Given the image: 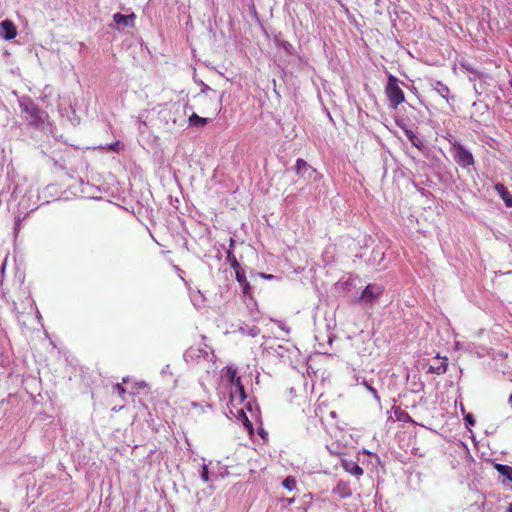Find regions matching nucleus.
Instances as JSON below:
<instances>
[{
    "label": "nucleus",
    "mask_w": 512,
    "mask_h": 512,
    "mask_svg": "<svg viewBox=\"0 0 512 512\" xmlns=\"http://www.w3.org/2000/svg\"><path fill=\"white\" fill-rule=\"evenodd\" d=\"M189 106L179 102L166 103L159 106L158 118L166 126L179 123L186 115Z\"/></svg>",
    "instance_id": "nucleus-1"
},
{
    "label": "nucleus",
    "mask_w": 512,
    "mask_h": 512,
    "mask_svg": "<svg viewBox=\"0 0 512 512\" xmlns=\"http://www.w3.org/2000/svg\"><path fill=\"white\" fill-rule=\"evenodd\" d=\"M385 92L389 100V106L393 109H396L405 100L404 93L398 85V80L393 75L388 77Z\"/></svg>",
    "instance_id": "nucleus-2"
},
{
    "label": "nucleus",
    "mask_w": 512,
    "mask_h": 512,
    "mask_svg": "<svg viewBox=\"0 0 512 512\" xmlns=\"http://www.w3.org/2000/svg\"><path fill=\"white\" fill-rule=\"evenodd\" d=\"M295 171L299 177L304 178L305 180L308 181L315 182L321 178L320 174L316 171V169H314L305 160L301 158L296 160Z\"/></svg>",
    "instance_id": "nucleus-3"
},
{
    "label": "nucleus",
    "mask_w": 512,
    "mask_h": 512,
    "mask_svg": "<svg viewBox=\"0 0 512 512\" xmlns=\"http://www.w3.org/2000/svg\"><path fill=\"white\" fill-rule=\"evenodd\" d=\"M453 157L456 163L462 168H467L474 164L472 153L461 144H453Z\"/></svg>",
    "instance_id": "nucleus-4"
},
{
    "label": "nucleus",
    "mask_w": 512,
    "mask_h": 512,
    "mask_svg": "<svg viewBox=\"0 0 512 512\" xmlns=\"http://www.w3.org/2000/svg\"><path fill=\"white\" fill-rule=\"evenodd\" d=\"M383 291L384 288L381 285L369 284L363 290L358 300L366 304H373L383 294Z\"/></svg>",
    "instance_id": "nucleus-5"
},
{
    "label": "nucleus",
    "mask_w": 512,
    "mask_h": 512,
    "mask_svg": "<svg viewBox=\"0 0 512 512\" xmlns=\"http://www.w3.org/2000/svg\"><path fill=\"white\" fill-rule=\"evenodd\" d=\"M226 376L230 381V384L236 388V391H239L241 398H245L244 387L241 383L240 377L237 376V370L233 367H227Z\"/></svg>",
    "instance_id": "nucleus-6"
},
{
    "label": "nucleus",
    "mask_w": 512,
    "mask_h": 512,
    "mask_svg": "<svg viewBox=\"0 0 512 512\" xmlns=\"http://www.w3.org/2000/svg\"><path fill=\"white\" fill-rule=\"evenodd\" d=\"M0 35L5 40H12L17 35V29L14 23L10 20H4L0 23Z\"/></svg>",
    "instance_id": "nucleus-7"
},
{
    "label": "nucleus",
    "mask_w": 512,
    "mask_h": 512,
    "mask_svg": "<svg viewBox=\"0 0 512 512\" xmlns=\"http://www.w3.org/2000/svg\"><path fill=\"white\" fill-rule=\"evenodd\" d=\"M135 14L123 15L121 13H115L113 15V21L117 28L121 27H133L135 24Z\"/></svg>",
    "instance_id": "nucleus-8"
},
{
    "label": "nucleus",
    "mask_w": 512,
    "mask_h": 512,
    "mask_svg": "<svg viewBox=\"0 0 512 512\" xmlns=\"http://www.w3.org/2000/svg\"><path fill=\"white\" fill-rule=\"evenodd\" d=\"M341 465L343 469L351 475L360 477L363 474V469L354 461L344 459Z\"/></svg>",
    "instance_id": "nucleus-9"
},
{
    "label": "nucleus",
    "mask_w": 512,
    "mask_h": 512,
    "mask_svg": "<svg viewBox=\"0 0 512 512\" xmlns=\"http://www.w3.org/2000/svg\"><path fill=\"white\" fill-rule=\"evenodd\" d=\"M494 188H495V191L501 196V198L505 202L506 206L512 207V196L509 194L506 187L501 183H497V184H495Z\"/></svg>",
    "instance_id": "nucleus-10"
},
{
    "label": "nucleus",
    "mask_w": 512,
    "mask_h": 512,
    "mask_svg": "<svg viewBox=\"0 0 512 512\" xmlns=\"http://www.w3.org/2000/svg\"><path fill=\"white\" fill-rule=\"evenodd\" d=\"M430 85L433 88V90H435L442 98L448 100L450 91L446 85L442 84L439 81L431 82Z\"/></svg>",
    "instance_id": "nucleus-11"
},
{
    "label": "nucleus",
    "mask_w": 512,
    "mask_h": 512,
    "mask_svg": "<svg viewBox=\"0 0 512 512\" xmlns=\"http://www.w3.org/2000/svg\"><path fill=\"white\" fill-rule=\"evenodd\" d=\"M188 121H189L190 126L200 128V127H204L207 124L208 119L200 117L196 113H192L189 116Z\"/></svg>",
    "instance_id": "nucleus-12"
},
{
    "label": "nucleus",
    "mask_w": 512,
    "mask_h": 512,
    "mask_svg": "<svg viewBox=\"0 0 512 512\" xmlns=\"http://www.w3.org/2000/svg\"><path fill=\"white\" fill-rule=\"evenodd\" d=\"M448 359L444 357L442 362L437 366H430L429 371L437 375L444 374L447 371Z\"/></svg>",
    "instance_id": "nucleus-13"
},
{
    "label": "nucleus",
    "mask_w": 512,
    "mask_h": 512,
    "mask_svg": "<svg viewBox=\"0 0 512 512\" xmlns=\"http://www.w3.org/2000/svg\"><path fill=\"white\" fill-rule=\"evenodd\" d=\"M495 469L512 482V467L504 464H495Z\"/></svg>",
    "instance_id": "nucleus-14"
},
{
    "label": "nucleus",
    "mask_w": 512,
    "mask_h": 512,
    "mask_svg": "<svg viewBox=\"0 0 512 512\" xmlns=\"http://www.w3.org/2000/svg\"><path fill=\"white\" fill-rule=\"evenodd\" d=\"M236 273V280L243 286L244 293H248L249 290V283L246 279V275L243 271L240 269L235 270Z\"/></svg>",
    "instance_id": "nucleus-15"
},
{
    "label": "nucleus",
    "mask_w": 512,
    "mask_h": 512,
    "mask_svg": "<svg viewBox=\"0 0 512 512\" xmlns=\"http://www.w3.org/2000/svg\"><path fill=\"white\" fill-rule=\"evenodd\" d=\"M406 137L410 140L411 144L416 148H420L422 141L416 136V134L410 129H404Z\"/></svg>",
    "instance_id": "nucleus-16"
},
{
    "label": "nucleus",
    "mask_w": 512,
    "mask_h": 512,
    "mask_svg": "<svg viewBox=\"0 0 512 512\" xmlns=\"http://www.w3.org/2000/svg\"><path fill=\"white\" fill-rule=\"evenodd\" d=\"M282 484H283V487L286 488L287 490L293 491L296 488L297 482H296L295 478L289 476L284 479Z\"/></svg>",
    "instance_id": "nucleus-17"
},
{
    "label": "nucleus",
    "mask_w": 512,
    "mask_h": 512,
    "mask_svg": "<svg viewBox=\"0 0 512 512\" xmlns=\"http://www.w3.org/2000/svg\"><path fill=\"white\" fill-rule=\"evenodd\" d=\"M227 259H228V261L230 262L231 267H232L234 270L240 269V264H239V262L237 261L236 257L232 254V252H231V251H228Z\"/></svg>",
    "instance_id": "nucleus-18"
},
{
    "label": "nucleus",
    "mask_w": 512,
    "mask_h": 512,
    "mask_svg": "<svg viewBox=\"0 0 512 512\" xmlns=\"http://www.w3.org/2000/svg\"><path fill=\"white\" fill-rule=\"evenodd\" d=\"M362 384L365 386V388L372 394L375 400L380 402V397L377 393V390L372 387L366 380H363Z\"/></svg>",
    "instance_id": "nucleus-19"
},
{
    "label": "nucleus",
    "mask_w": 512,
    "mask_h": 512,
    "mask_svg": "<svg viewBox=\"0 0 512 512\" xmlns=\"http://www.w3.org/2000/svg\"><path fill=\"white\" fill-rule=\"evenodd\" d=\"M241 416L243 418L244 426L247 428L249 433H252L253 432V425H252V423L249 421V419L247 418L246 414L243 411H241Z\"/></svg>",
    "instance_id": "nucleus-20"
},
{
    "label": "nucleus",
    "mask_w": 512,
    "mask_h": 512,
    "mask_svg": "<svg viewBox=\"0 0 512 512\" xmlns=\"http://www.w3.org/2000/svg\"><path fill=\"white\" fill-rule=\"evenodd\" d=\"M201 479L204 481V482H208L209 481V471H208V467L206 464H203L202 465V470H201Z\"/></svg>",
    "instance_id": "nucleus-21"
},
{
    "label": "nucleus",
    "mask_w": 512,
    "mask_h": 512,
    "mask_svg": "<svg viewBox=\"0 0 512 512\" xmlns=\"http://www.w3.org/2000/svg\"><path fill=\"white\" fill-rule=\"evenodd\" d=\"M464 420L467 425L473 426L475 424V419L472 414H465Z\"/></svg>",
    "instance_id": "nucleus-22"
},
{
    "label": "nucleus",
    "mask_w": 512,
    "mask_h": 512,
    "mask_svg": "<svg viewBox=\"0 0 512 512\" xmlns=\"http://www.w3.org/2000/svg\"><path fill=\"white\" fill-rule=\"evenodd\" d=\"M114 389L117 391L119 395H123L125 393V389L119 383L114 386Z\"/></svg>",
    "instance_id": "nucleus-23"
},
{
    "label": "nucleus",
    "mask_w": 512,
    "mask_h": 512,
    "mask_svg": "<svg viewBox=\"0 0 512 512\" xmlns=\"http://www.w3.org/2000/svg\"><path fill=\"white\" fill-rule=\"evenodd\" d=\"M260 276L264 279H267V280H271L274 278V275L272 274H265V273H261Z\"/></svg>",
    "instance_id": "nucleus-24"
},
{
    "label": "nucleus",
    "mask_w": 512,
    "mask_h": 512,
    "mask_svg": "<svg viewBox=\"0 0 512 512\" xmlns=\"http://www.w3.org/2000/svg\"><path fill=\"white\" fill-rule=\"evenodd\" d=\"M191 406H192L193 408H196V409L201 408V409H202V411H204V407H202L200 404H198V403H196V402H192V403H191Z\"/></svg>",
    "instance_id": "nucleus-25"
},
{
    "label": "nucleus",
    "mask_w": 512,
    "mask_h": 512,
    "mask_svg": "<svg viewBox=\"0 0 512 512\" xmlns=\"http://www.w3.org/2000/svg\"><path fill=\"white\" fill-rule=\"evenodd\" d=\"M285 502L288 504V505H291L294 503V498H287L285 499Z\"/></svg>",
    "instance_id": "nucleus-26"
},
{
    "label": "nucleus",
    "mask_w": 512,
    "mask_h": 512,
    "mask_svg": "<svg viewBox=\"0 0 512 512\" xmlns=\"http://www.w3.org/2000/svg\"><path fill=\"white\" fill-rule=\"evenodd\" d=\"M283 47H284V49H285V50H287V51H288V50H289V48H291V44H289L288 42H285V43L283 44Z\"/></svg>",
    "instance_id": "nucleus-27"
},
{
    "label": "nucleus",
    "mask_w": 512,
    "mask_h": 512,
    "mask_svg": "<svg viewBox=\"0 0 512 512\" xmlns=\"http://www.w3.org/2000/svg\"><path fill=\"white\" fill-rule=\"evenodd\" d=\"M402 419L405 420V421L406 420H409V421L411 420L410 416L408 414H406V413H403V418Z\"/></svg>",
    "instance_id": "nucleus-28"
},
{
    "label": "nucleus",
    "mask_w": 512,
    "mask_h": 512,
    "mask_svg": "<svg viewBox=\"0 0 512 512\" xmlns=\"http://www.w3.org/2000/svg\"><path fill=\"white\" fill-rule=\"evenodd\" d=\"M193 354H194V349L191 348L190 350L187 351L188 356L192 357Z\"/></svg>",
    "instance_id": "nucleus-29"
},
{
    "label": "nucleus",
    "mask_w": 512,
    "mask_h": 512,
    "mask_svg": "<svg viewBox=\"0 0 512 512\" xmlns=\"http://www.w3.org/2000/svg\"><path fill=\"white\" fill-rule=\"evenodd\" d=\"M199 353H203L205 356H208V352L203 349H198Z\"/></svg>",
    "instance_id": "nucleus-30"
},
{
    "label": "nucleus",
    "mask_w": 512,
    "mask_h": 512,
    "mask_svg": "<svg viewBox=\"0 0 512 512\" xmlns=\"http://www.w3.org/2000/svg\"><path fill=\"white\" fill-rule=\"evenodd\" d=\"M117 145H118V143H117V144H115V145H110V146H109V148H110L111 150H114V151H115V150H116V149H115V147H116Z\"/></svg>",
    "instance_id": "nucleus-31"
},
{
    "label": "nucleus",
    "mask_w": 512,
    "mask_h": 512,
    "mask_svg": "<svg viewBox=\"0 0 512 512\" xmlns=\"http://www.w3.org/2000/svg\"><path fill=\"white\" fill-rule=\"evenodd\" d=\"M461 412H462L463 414H465V409H464L463 405H461Z\"/></svg>",
    "instance_id": "nucleus-32"
},
{
    "label": "nucleus",
    "mask_w": 512,
    "mask_h": 512,
    "mask_svg": "<svg viewBox=\"0 0 512 512\" xmlns=\"http://www.w3.org/2000/svg\"><path fill=\"white\" fill-rule=\"evenodd\" d=\"M509 403L512 405V395L509 396Z\"/></svg>",
    "instance_id": "nucleus-33"
},
{
    "label": "nucleus",
    "mask_w": 512,
    "mask_h": 512,
    "mask_svg": "<svg viewBox=\"0 0 512 512\" xmlns=\"http://www.w3.org/2000/svg\"><path fill=\"white\" fill-rule=\"evenodd\" d=\"M205 408L210 409V408H211V406H210L209 404H206V405H205Z\"/></svg>",
    "instance_id": "nucleus-34"
},
{
    "label": "nucleus",
    "mask_w": 512,
    "mask_h": 512,
    "mask_svg": "<svg viewBox=\"0 0 512 512\" xmlns=\"http://www.w3.org/2000/svg\"><path fill=\"white\" fill-rule=\"evenodd\" d=\"M509 512H512V503L510 504Z\"/></svg>",
    "instance_id": "nucleus-35"
},
{
    "label": "nucleus",
    "mask_w": 512,
    "mask_h": 512,
    "mask_svg": "<svg viewBox=\"0 0 512 512\" xmlns=\"http://www.w3.org/2000/svg\"><path fill=\"white\" fill-rule=\"evenodd\" d=\"M5 265H6V264H5V263H3V265H2V271H4V269H5Z\"/></svg>",
    "instance_id": "nucleus-36"
},
{
    "label": "nucleus",
    "mask_w": 512,
    "mask_h": 512,
    "mask_svg": "<svg viewBox=\"0 0 512 512\" xmlns=\"http://www.w3.org/2000/svg\"><path fill=\"white\" fill-rule=\"evenodd\" d=\"M510 85H511V87H512V79H511V81H510Z\"/></svg>",
    "instance_id": "nucleus-37"
}]
</instances>
